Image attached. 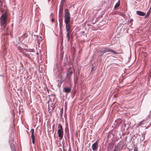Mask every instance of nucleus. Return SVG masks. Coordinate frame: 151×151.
<instances>
[{
	"mask_svg": "<svg viewBox=\"0 0 151 151\" xmlns=\"http://www.w3.org/2000/svg\"><path fill=\"white\" fill-rule=\"evenodd\" d=\"M59 26L60 29L63 26V19L62 17H59Z\"/></svg>",
	"mask_w": 151,
	"mask_h": 151,
	"instance_id": "obj_13",
	"label": "nucleus"
},
{
	"mask_svg": "<svg viewBox=\"0 0 151 151\" xmlns=\"http://www.w3.org/2000/svg\"><path fill=\"white\" fill-rule=\"evenodd\" d=\"M93 68H92V70H93Z\"/></svg>",
	"mask_w": 151,
	"mask_h": 151,
	"instance_id": "obj_35",
	"label": "nucleus"
},
{
	"mask_svg": "<svg viewBox=\"0 0 151 151\" xmlns=\"http://www.w3.org/2000/svg\"><path fill=\"white\" fill-rule=\"evenodd\" d=\"M31 132V137L32 138V142L33 144H35V136L34 134V130L33 129H32L30 131Z\"/></svg>",
	"mask_w": 151,
	"mask_h": 151,
	"instance_id": "obj_9",
	"label": "nucleus"
},
{
	"mask_svg": "<svg viewBox=\"0 0 151 151\" xmlns=\"http://www.w3.org/2000/svg\"><path fill=\"white\" fill-rule=\"evenodd\" d=\"M134 151H138V150L137 148L134 147Z\"/></svg>",
	"mask_w": 151,
	"mask_h": 151,
	"instance_id": "obj_25",
	"label": "nucleus"
},
{
	"mask_svg": "<svg viewBox=\"0 0 151 151\" xmlns=\"http://www.w3.org/2000/svg\"><path fill=\"white\" fill-rule=\"evenodd\" d=\"M54 19L53 18L52 19V22H53V21H54Z\"/></svg>",
	"mask_w": 151,
	"mask_h": 151,
	"instance_id": "obj_28",
	"label": "nucleus"
},
{
	"mask_svg": "<svg viewBox=\"0 0 151 151\" xmlns=\"http://www.w3.org/2000/svg\"><path fill=\"white\" fill-rule=\"evenodd\" d=\"M71 88L69 87H65L63 90V91L66 93H69L71 92Z\"/></svg>",
	"mask_w": 151,
	"mask_h": 151,
	"instance_id": "obj_8",
	"label": "nucleus"
},
{
	"mask_svg": "<svg viewBox=\"0 0 151 151\" xmlns=\"http://www.w3.org/2000/svg\"><path fill=\"white\" fill-rule=\"evenodd\" d=\"M65 133L64 134V137L65 140L70 141V135L69 133V131L68 129H67L66 128L65 129Z\"/></svg>",
	"mask_w": 151,
	"mask_h": 151,
	"instance_id": "obj_4",
	"label": "nucleus"
},
{
	"mask_svg": "<svg viewBox=\"0 0 151 151\" xmlns=\"http://www.w3.org/2000/svg\"><path fill=\"white\" fill-rule=\"evenodd\" d=\"M150 12H151V10H149L147 12V14H146V17H147L148 16L150 15Z\"/></svg>",
	"mask_w": 151,
	"mask_h": 151,
	"instance_id": "obj_22",
	"label": "nucleus"
},
{
	"mask_svg": "<svg viewBox=\"0 0 151 151\" xmlns=\"http://www.w3.org/2000/svg\"><path fill=\"white\" fill-rule=\"evenodd\" d=\"M58 130H63V129L62 126L60 124H58Z\"/></svg>",
	"mask_w": 151,
	"mask_h": 151,
	"instance_id": "obj_18",
	"label": "nucleus"
},
{
	"mask_svg": "<svg viewBox=\"0 0 151 151\" xmlns=\"http://www.w3.org/2000/svg\"><path fill=\"white\" fill-rule=\"evenodd\" d=\"M104 50L105 52V53L107 52H113L115 55L119 54V53L116 52L114 50L110 48H105L104 49Z\"/></svg>",
	"mask_w": 151,
	"mask_h": 151,
	"instance_id": "obj_7",
	"label": "nucleus"
},
{
	"mask_svg": "<svg viewBox=\"0 0 151 151\" xmlns=\"http://www.w3.org/2000/svg\"><path fill=\"white\" fill-rule=\"evenodd\" d=\"M63 6H60L59 9V17H62L63 11Z\"/></svg>",
	"mask_w": 151,
	"mask_h": 151,
	"instance_id": "obj_6",
	"label": "nucleus"
},
{
	"mask_svg": "<svg viewBox=\"0 0 151 151\" xmlns=\"http://www.w3.org/2000/svg\"><path fill=\"white\" fill-rule=\"evenodd\" d=\"M149 10H151V8H150V9Z\"/></svg>",
	"mask_w": 151,
	"mask_h": 151,
	"instance_id": "obj_31",
	"label": "nucleus"
},
{
	"mask_svg": "<svg viewBox=\"0 0 151 151\" xmlns=\"http://www.w3.org/2000/svg\"><path fill=\"white\" fill-rule=\"evenodd\" d=\"M55 103H52L50 107L52 108V110H53L55 107Z\"/></svg>",
	"mask_w": 151,
	"mask_h": 151,
	"instance_id": "obj_19",
	"label": "nucleus"
},
{
	"mask_svg": "<svg viewBox=\"0 0 151 151\" xmlns=\"http://www.w3.org/2000/svg\"><path fill=\"white\" fill-rule=\"evenodd\" d=\"M120 1H118V2L116 3V4L114 6V8L115 9L117 8L119 6H120Z\"/></svg>",
	"mask_w": 151,
	"mask_h": 151,
	"instance_id": "obj_17",
	"label": "nucleus"
},
{
	"mask_svg": "<svg viewBox=\"0 0 151 151\" xmlns=\"http://www.w3.org/2000/svg\"><path fill=\"white\" fill-rule=\"evenodd\" d=\"M65 19L64 21L65 24V29L67 32L66 37L68 41L70 39V35L71 33L72 30V22H70V14L69 10L66 9L65 11Z\"/></svg>",
	"mask_w": 151,
	"mask_h": 151,
	"instance_id": "obj_1",
	"label": "nucleus"
},
{
	"mask_svg": "<svg viewBox=\"0 0 151 151\" xmlns=\"http://www.w3.org/2000/svg\"><path fill=\"white\" fill-rule=\"evenodd\" d=\"M114 151H118V150L117 149H114Z\"/></svg>",
	"mask_w": 151,
	"mask_h": 151,
	"instance_id": "obj_27",
	"label": "nucleus"
},
{
	"mask_svg": "<svg viewBox=\"0 0 151 151\" xmlns=\"http://www.w3.org/2000/svg\"><path fill=\"white\" fill-rule=\"evenodd\" d=\"M99 52L100 53L99 56L100 57H102L103 54L105 53L104 50H100Z\"/></svg>",
	"mask_w": 151,
	"mask_h": 151,
	"instance_id": "obj_16",
	"label": "nucleus"
},
{
	"mask_svg": "<svg viewBox=\"0 0 151 151\" xmlns=\"http://www.w3.org/2000/svg\"><path fill=\"white\" fill-rule=\"evenodd\" d=\"M50 0H48V2H49V1H50Z\"/></svg>",
	"mask_w": 151,
	"mask_h": 151,
	"instance_id": "obj_29",
	"label": "nucleus"
},
{
	"mask_svg": "<svg viewBox=\"0 0 151 151\" xmlns=\"http://www.w3.org/2000/svg\"><path fill=\"white\" fill-rule=\"evenodd\" d=\"M136 13L137 15L142 16H145L146 14L145 13L139 11H137Z\"/></svg>",
	"mask_w": 151,
	"mask_h": 151,
	"instance_id": "obj_12",
	"label": "nucleus"
},
{
	"mask_svg": "<svg viewBox=\"0 0 151 151\" xmlns=\"http://www.w3.org/2000/svg\"><path fill=\"white\" fill-rule=\"evenodd\" d=\"M10 147L12 151H16L15 146L14 144L13 143L10 144Z\"/></svg>",
	"mask_w": 151,
	"mask_h": 151,
	"instance_id": "obj_14",
	"label": "nucleus"
},
{
	"mask_svg": "<svg viewBox=\"0 0 151 151\" xmlns=\"http://www.w3.org/2000/svg\"><path fill=\"white\" fill-rule=\"evenodd\" d=\"M21 65H22V66H23V65H22V64H21Z\"/></svg>",
	"mask_w": 151,
	"mask_h": 151,
	"instance_id": "obj_32",
	"label": "nucleus"
},
{
	"mask_svg": "<svg viewBox=\"0 0 151 151\" xmlns=\"http://www.w3.org/2000/svg\"><path fill=\"white\" fill-rule=\"evenodd\" d=\"M98 147L97 140L93 143L92 146V148L93 151H96Z\"/></svg>",
	"mask_w": 151,
	"mask_h": 151,
	"instance_id": "obj_5",
	"label": "nucleus"
},
{
	"mask_svg": "<svg viewBox=\"0 0 151 151\" xmlns=\"http://www.w3.org/2000/svg\"><path fill=\"white\" fill-rule=\"evenodd\" d=\"M58 133L59 139H62L63 137V131L58 130Z\"/></svg>",
	"mask_w": 151,
	"mask_h": 151,
	"instance_id": "obj_10",
	"label": "nucleus"
},
{
	"mask_svg": "<svg viewBox=\"0 0 151 151\" xmlns=\"http://www.w3.org/2000/svg\"><path fill=\"white\" fill-rule=\"evenodd\" d=\"M126 145V144L125 143L122 142V145L121 147L123 148Z\"/></svg>",
	"mask_w": 151,
	"mask_h": 151,
	"instance_id": "obj_23",
	"label": "nucleus"
},
{
	"mask_svg": "<svg viewBox=\"0 0 151 151\" xmlns=\"http://www.w3.org/2000/svg\"><path fill=\"white\" fill-rule=\"evenodd\" d=\"M47 110L48 111H49L50 113H51V111H52V109H50V107H49V104H48V107L47 108Z\"/></svg>",
	"mask_w": 151,
	"mask_h": 151,
	"instance_id": "obj_21",
	"label": "nucleus"
},
{
	"mask_svg": "<svg viewBox=\"0 0 151 151\" xmlns=\"http://www.w3.org/2000/svg\"><path fill=\"white\" fill-rule=\"evenodd\" d=\"M27 35L26 33H25L22 36L19 37L18 40L20 42H21L25 38L27 37Z\"/></svg>",
	"mask_w": 151,
	"mask_h": 151,
	"instance_id": "obj_11",
	"label": "nucleus"
},
{
	"mask_svg": "<svg viewBox=\"0 0 151 151\" xmlns=\"http://www.w3.org/2000/svg\"><path fill=\"white\" fill-rule=\"evenodd\" d=\"M142 122H140L138 124V125L139 126H140L142 124Z\"/></svg>",
	"mask_w": 151,
	"mask_h": 151,
	"instance_id": "obj_24",
	"label": "nucleus"
},
{
	"mask_svg": "<svg viewBox=\"0 0 151 151\" xmlns=\"http://www.w3.org/2000/svg\"><path fill=\"white\" fill-rule=\"evenodd\" d=\"M62 0H61V1H62Z\"/></svg>",
	"mask_w": 151,
	"mask_h": 151,
	"instance_id": "obj_36",
	"label": "nucleus"
},
{
	"mask_svg": "<svg viewBox=\"0 0 151 151\" xmlns=\"http://www.w3.org/2000/svg\"><path fill=\"white\" fill-rule=\"evenodd\" d=\"M93 68H92V70H93Z\"/></svg>",
	"mask_w": 151,
	"mask_h": 151,
	"instance_id": "obj_34",
	"label": "nucleus"
},
{
	"mask_svg": "<svg viewBox=\"0 0 151 151\" xmlns=\"http://www.w3.org/2000/svg\"><path fill=\"white\" fill-rule=\"evenodd\" d=\"M7 15L5 13L3 14L0 19L1 26L4 29L5 32L6 30V32L4 33V34L6 35H9V33L7 32V29L6 28L7 25Z\"/></svg>",
	"mask_w": 151,
	"mask_h": 151,
	"instance_id": "obj_2",
	"label": "nucleus"
},
{
	"mask_svg": "<svg viewBox=\"0 0 151 151\" xmlns=\"http://www.w3.org/2000/svg\"><path fill=\"white\" fill-rule=\"evenodd\" d=\"M145 139V136L143 135L142 134L141 135V137H140V139L141 141H143Z\"/></svg>",
	"mask_w": 151,
	"mask_h": 151,
	"instance_id": "obj_20",
	"label": "nucleus"
},
{
	"mask_svg": "<svg viewBox=\"0 0 151 151\" xmlns=\"http://www.w3.org/2000/svg\"><path fill=\"white\" fill-rule=\"evenodd\" d=\"M133 21V19H130V21H129V22H130V23H131V22H132Z\"/></svg>",
	"mask_w": 151,
	"mask_h": 151,
	"instance_id": "obj_26",
	"label": "nucleus"
},
{
	"mask_svg": "<svg viewBox=\"0 0 151 151\" xmlns=\"http://www.w3.org/2000/svg\"><path fill=\"white\" fill-rule=\"evenodd\" d=\"M37 54H38V53L37 52Z\"/></svg>",
	"mask_w": 151,
	"mask_h": 151,
	"instance_id": "obj_33",
	"label": "nucleus"
},
{
	"mask_svg": "<svg viewBox=\"0 0 151 151\" xmlns=\"http://www.w3.org/2000/svg\"><path fill=\"white\" fill-rule=\"evenodd\" d=\"M63 151H66V150H64V149H63Z\"/></svg>",
	"mask_w": 151,
	"mask_h": 151,
	"instance_id": "obj_30",
	"label": "nucleus"
},
{
	"mask_svg": "<svg viewBox=\"0 0 151 151\" xmlns=\"http://www.w3.org/2000/svg\"><path fill=\"white\" fill-rule=\"evenodd\" d=\"M73 73L72 70L69 69L65 77V79L67 81H70L71 79V77Z\"/></svg>",
	"mask_w": 151,
	"mask_h": 151,
	"instance_id": "obj_3",
	"label": "nucleus"
},
{
	"mask_svg": "<svg viewBox=\"0 0 151 151\" xmlns=\"http://www.w3.org/2000/svg\"><path fill=\"white\" fill-rule=\"evenodd\" d=\"M32 54L31 53H30L29 54H28L27 53H24V56L30 59H31V56H32Z\"/></svg>",
	"mask_w": 151,
	"mask_h": 151,
	"instance_id": "obj_15",
	"label": "nucleus"
}]
</instances>
